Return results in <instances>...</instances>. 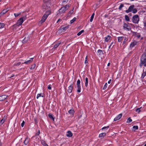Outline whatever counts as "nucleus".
<instances>
[{
    "instance_id": "f3484780",
    "label": "nucleus",
    "mask_w": 146,
    "mask_h": 146,
    "mask_svg": "<svg viewBox=\"0 0 146 146\" xmlns=\"http://www.w3.org/2000/svg\"><path fill=\"white\" fill-rule=\"evenodd\" d=\"M29 139L28 137L26 138L25 140L24 141V144L25 145H27L29 143Z\"/></svg>"
},
{
    "instance_id": "7ed1b4c3",
    "label": "nucleus",
    "mask_w": 146,
    "mask_h": 146,
    "mask_svg": "<svg viewBox=\"0 0 146 146\" xmlns=\"http://www.w3.org/2000/svg\"><path fill=\"white\" fill-rule=\"evenodd\" d=\"M70 5H66L64 7H63L60 9L59 10V12L60 13H64L70 7Z\"/></svg>"
},
{
    "instance_id": "603ef678",
    "label": "nucleus",
    "mask_w": 146,
    "mask_h": 146,
    "mask_svg": "<svg viewBox=\"0 0 146 146\" xmlns=\"http://www.w3.org/2000/svg\"><path fill=\"white\" fill-rule=\"evenodd\" d=\"M87 59H88L87 56L86 57V58H85V64L87 63H88V61H87Z\"/></svg>"
},
{
    "instance_id": "a19ab883",
    "label": "nucleus",
    "mask_w": 146,
    "mask_h": 146,
    "mask_svg": "<svg viewBox=\"0 0 146 146\" xmlns=\"http://www.w3.org/2000/svg\"><path fill=\"white\" fill-rule=\"evenodd\" d=\"M21 14V13H14V15L15 17H17L19 15Z\"/></svg>"
},
{
    "instance_id": "2f4dec72",
    "label": "nucleus",
    "mask_w": 146,
    "mask_h": 146,
    "mask_svg": "<svg viewBox=\"0 0 146 146\" xmlns=\"http://www.w3.org/2000/svg\"><path fill=\"white\" fill-rule=\"evenodd\" d=\"M5 119H3L1 120L0 121V125H2L4 122Z\"/></svg>"
},
{
    "instance_id": "f257e3e1",
    "label": "nucleus",
    "mask_w": 146,
    "mask_h": 146,
    "mask_svg": "<svg viewBox=\"0 0 146 146\" xmlns=\"http://www.w3.org/2000/svg\"><path fill=\"white\" fill-rule=\"evenodd\" d=\"M50 5V1L49 0L46 1L44 2V4L42 6V9L44 11H45L46 10H49V8Z\"/></svg>"
},
{
    "instance_id": "79ce46f5",
    "label": "nucleus",
    "mask_w": 146,
    "mask_h": 146,
    "mask_svg": "<svg viewBox=\"0 0 146 146\" xmlns=\"http://www.w3.org/2000/svg\"><path fill=\"white\" fill-rule=\"evenodd\" d=\"M141 108H137L136 109V111L138 113H139L141 111V110H140Z\"/></svg>"
},
{
    "instance_id": "f03ea898",
    "label": "nucleus",
    "mask_w": 146,
    "mask_h": 146,
    "mask_svg": "<svg viewBox=\"0 0 146 146\" xmlns=\"http://www.w3.org/2000/svg\"><path fill=\"white\" fill-rule=\"evenodd\" d=\"M50 13V11H48L46 12L42 17V19L40 21L41 23H43L45 21L48 16Z\"/></svg>"
},
{
    "instance_id": "13d9d810",
    "label": "nucleus",
    "mask_w": 146,
    "mask_h": 146,
    "mask_svg": "<svg viewBox=\"0 0 146 146\" xmlns=\"http://www.w3.org/2000/svg\"><path fill=\"white\" fill-rule=\"evenodd\" d=\"M143 72L144 73V74H145V75H146V69L145 70V72L144 71V69H143Z\"/></svg>"
},
{
    "instance_id": "774afa93",
    "label": "nucleus",
    "mask_w": 146,
    "mask_h": 146,
    "mask_svg": "<svg viewBox=\"0 0 146 146\" xmlns=\"http://www.w3.org/2000/svg\"><path fill=\"white\" fill-rule=\"evenodd\" d=\"M110 63H108V66H109L110 65Z\"/></svg>"
},
{
    "instance_id": "0e129e2a",
    "label": "nucleus",
    "mask_w": 146,
    "mask_h": 146,
    "mask_svg": "<svg viewBox=\"0 0 146 146\" xmlns=\"http://www.w3.org/2000/svg\"><path fill=\"white\" fill-rule=\"evenodd\" d=\"M111 79H110L109 81L108 82V84H110L111 81Z\"/></svg>"
},
{
    "instance_id": "393cba45",
    "label": "nucleus",
    "mask_w": 146,
    "mask_h": 146,
    "mask_svg": "<svg viewBox=\"0 0 146 146\" xmlns=\"http://www.w3.org/2000/svg\"><path fill=\"white\" fill-rule=\"evenodd\" d=\"M124 38V37L123 36H120L118 38V41L119 42H121L123 39V38Z\"/></svg>"
},
{
    "instance_id": "6e6d98bb",
    "label": "nucleus",
    "mask_w": 146,
    "mask_h": 146,
    "mask_svg": "<svg viewBox=\"0 0 146 146\" xmlns=\"http://www.w3.org/2000/svg\"><path fill=\"white\" fill-rule=\"evenodd\" d=\"M51 85H49L48 86V88L49 90H51Z\"/></svg>"
},
{
    "instance_id": "aec40b11",
    "label": "nucleus",
    "mask_w": 146,
    "mask_h": 146,
    "mask_svg": "<svg viewBox=\"0 0 146 146\" xmlns=\"http://www.w3.org/2000/svg\"><path fill=\"white\" fill-rule=\"evenodd\" d=\"M111 37L110 35H108L107 36L105 37V41L107 42L110 39Z\"/></svg>"
},
{
    "instance_id": "cd10ccee",
    "label": "nucleus",
    "mask_w": 146,
    "mask_h": 146,
    "mask_svg": "<svg viewBox=\"0 0 146 146\" xmlns=\"http://www.w3.org/2000/svg\"><path fill=\"white\" fill-rule=\"evenodd\" d=\"M48 116L50 118L52 119L53 121L54 120V118L53 117V115L52 114L49 113Z\"/></svg>"
},
{
    "instance_id": "8fccbe9b",
    "label": "nucleus",
    "mask_w": 146,
    "mask_h": 146,
    "mask_svg": "<svg viewBox=\"0 0 146 146\" xmlns=\"http://www.w3.org/2000/svg\"><path fill=\"white\" fill-rule=\"evenodd\" d=\"M21 64V62H19L15 64H14V65L15 66H19Z\"/></svg>"
},
{
    "instance_id": "a211bd4d",
    "label": "nucleus",
    "mask_w": 146,
    "mask_h": 146,
    "mask_svg": "<svg viewBox=\"0 0 146 146\" xmlns=\"http://www.w3.org/2000/svg\"><path fill=\"white\" fill-rule=\"evenodd\" d=\"M61 44V43L60 42H58L54 45V49L56 48Z\"/></svg>"
},
{
    "instance_id": "c756f323",
    "label": "nucleus",
    "mask_w": 146,
    "mask_h": 146,
    "mask_svg": "<svg viewBox=\"0 0 146 146\" xmlns=\"http://www.w3.org/2000/svg\"><path fill=\"white\" fill-rule=\"evenodd\" d=\"M94 15H95V14L94 13H93V14L92 15L91 17L90 20V22H92V21L93 19Z\"/></svg>"
},
{
    "instance_id": "c85d7f7f",
    "label": "nucleus",
    "mask_w": 146,
    "mask_h": 146,
    "mask_svg": "<svg viewBox=\"0 0 146 146\" xmlns=\"http://www.w3.org/2000/svg\"><path fill=\"white\" fill-rule=\"evenodd\" d=\"M125 20L127 21H130V19L129 18V17L127 15H125Z\"/></svg>"
},
{
    "instance_id": "e433bc0d",
    "label": "nucleus",
    "mask_w": 146,
    "mask_h": 146,
    "mask_svg": "<svg viewBox=\"0 0 146 146\" xmlns=\"http://www.w3.org/2000/svg\"><path fill=\"white\" fill-rule=\"evenodd\" d=\"M84 30H82L81 31H80L78 33V34H77V35H78V36H80L82 34V33L84 32Z\"/></svg>"
},
{
    "instance_id": "4468645a",
    "label": "nucleus",
    "mask_w": 146,
    "mask_h": 146,
    "mask_svg": "<svg viewBox=\"0 0 146 146\" xmlns=\"http://www.w3.org/2000/svg\"><path fill=\"white\" fill-rule=\"evenodd\" d=\"M8 96L3 95L0 96V101H3L6 99Z\"/></svg>"
},
{
    "instance_id": "052dcab7",
    "label": "nucleus",
    "mask_w": 146,
    "mask_h": 146,
    "mask_svg": "<svg viewBox=\"0 0 146 146\" xmlns=\"http://www.w3.org/2000/svg\"><path fill=\"white\" fill-rule=\"evenodd\" d=\"M68 0H63V2H67L68 1Z\"/></svg>"
},
{
    "instance_id": "412c9836",
    "label": "nucleus",
    "mask_w": 146,
    "mask_h": 146,
    "mask_svg": "<svg viewBox=\"0 0 146 146\" xmlns=\"http://www.w3.org/2000/svg\"><path fill=\"white\" fill-rule=\"evenodd\" d=\"M28 40H29V37H25V38L22 41L23 43H24L28 41Z\"/></svg>"
},
{
    "instance_id": "49530a36",
    "label": "nucleus",
    "mask_w": 146,
    "mask_h": 146,
    "mask_svg": "<svg viewBox=\"0 0 146 146\" xmlns=\"http://www.w3.org/2000/svg\"><path fill=\"white\" fill-rule=\"evenodd\" d=\"M107 83H106L105 84L104 86V87L103 89V90H105L107 88Z\"/></svg>"
},
{
    "instance_id": "864d4df0",
    "label": "nucleus",
    "mask_w": 146,
    "mask_h": 146,
    "mask_svg": "<svg viewBox=\"0 0 146 146\" xmlns=\"http://www.w3.org/2000/svg\"><path fill=\"white\" fill-rule=\"evenodd\" d=\"M25 124V122L24 121H23L22 123L21 124V126L22 127H23L24 126V125Z\"/></svg>"
},
{
    "instance_id": "4c0bfd02",
    "label": "nucleus",
    "mask_w": 146,
    "mask_h": 146,
    "mask_svg": "<svg viewBox=\"0 0 146 146\" xmlns=\"http://www.w3.org/2000/svg\"><path fill=\"white\" fill-rule=\"evenodd\" d=\"M132 121V120L131 119V118L130 117L128 118L127 119V123H130Z\"/></svg>"
},
{
    "instance_id": "bb28decb",
    "label": "nucleus",
    "mask_w": 146,
    "mask_h": 146,
    "mask_svg": "<svg viewBox=\"0 0 146 146\" xmlns=\"http://www.w3.org/2000/svg\"><path fill=\"white\" fill-rule=\"evenodd\" d=\"M74 112V110L72 109H71L70 110H69L68 111V113L72 115H73V114Z\"/></svg>"
},
{
    "instance_id": "6ab92c4d",
    "label": "nucleus",
    "mask_w": 146,
    "mask_h": 146,
    "mask_svg": "<svg viewBox=\"0 0 146 146\" xmlns=\"http://www.w3.org/2000/svg\"><path fill=\"white\" fill-rule=\"evenodd\" d=\"M8 11V10H6V9H4L0 13V15H4L6 13L7 11Z\"/></svg>"
},
{
    "instance_id": "5fc2aeb1",
    "label": "nucleus",
    "mask_w": 146,
    "mask_h": 146,
    "mask_svg": "<svg viewBox=\"0 0 146 146\" xmlns=\"http://www.w3.org/2000/svg\"><path fill=\"white\" fill-rule=\"evenodd\" d=\"M127 40V39L125 37V38L124 39V40L123 41V43H125V42Z\"/></svg>"
},
{
    "instance_id": "2eb2a0df",
    "label": "nucleus",
    "mask_w": 146,
    "mask_h": 146,
    "mask_svg": "<svg viewBox=\"0 0 146 146\" xmlns=\"http://www.w3.org/2000/svg\"><path fill=\"white\" fill-rule=\"evenodd\" d=\"M73 135V134L70 131H68L67 132L66 136L69 137H72Z\"/></svg>"
},
{
    "instance_id": "473e14b6",
    "label": "nucleus",
    "mask_w": 146,
    "mask_h": 146,
    "mask_svg": "<svg viewBox=\"0 0 146 146\" xmlns=\"http://www.w3.org/2000/svg\"><path fill=\"white\" fill-rule=\"evenodd\" d=\"M145 51L146 52V49L145 50ZM141 57L143 58H146V53L144 52L143 54L142 55Z\"/></svg>"
},
{
    "instance_id": "de8ad7c7",
    "label": "nucleus",
    "mask_w": 146,
    "mask_h": 146,
    "mask_svg": "<svg viewBox=\"0 0 146 146\" xmlns=\"http://www.w3.org/2000/svg\"><path fill=\"white\" fill-rule=\"evenodd\" d=\"M131 32L133 33V35H135L137 36V34H138V33L137 32H134L133 31H131Z\"/></svg>"
},
{
    "instance_id": "423d86ee",
    "label": "nucleus",
    "mask_w": 146,
    "mask_h": 146,
    "mask_svg": "<svg viewBox=\"0 0 146 146\" xmlns=\"http://www.w3.org/2000/svg\"><path fill=\"white\" fill-rule=\"evenodd\" d=\"M80 80H78L77 81L76 86L78 88L77 90V92L78 93H80L81 92V88L80 86Z\"/></svg>"
},
{
    "instance_id": "f8f14e48",
    "label": "nucleus",
    "mask_w": 146,
    "mask_h": 146,
    "mask_svg": "<svg viewBox=\"0 0 146 146\" xmlns=\"http://www.w3.org/2000/svg\"><path fill=\"white\" fill-rule=\"evenodd\" d=\"M33 58H30V60L25 62L24 63V64H30L33 61Z\"/></svg>"
},
{
    "instance_id": "a18cd8bd",
    "label": "nucleus",
    "mask_w": 146,
    "mask_h": 146,
    "mask_svg": "<svg viewBox=\"0 0 146 146\" xmlns=\"http://www.w3.org/2000/svg\"><path fill=\"white\" fill-rule=\"evenodd\" d=\"M35 64H33L32 65L31 68H30V69L32 70L34 69L35 68Z\"/></svg>"
},
{
    "instance_id": "b1692460",
    "label": "nucleus",
    "mask_w": 146,
    "mask_h": 146,
    "mask_svg": "<svg viewBox=\"0 0 146 146\" xmlns=\"http://www.w3.org/2000/svg\"><path fill=\"white\" fill-rule=\"evenodd\" d=\"M88 79L87 78H85V86L86 87H88Z\"/></svg>"
},
{
    "instance_id": "a878e982",
    "label": "nucleus",
    "mask_w": 146,
    "mask_h": 146,
    "mask_svg": "<svg viewBox=\"0 0 146 146\" xmlns=\"http://www.w3.org/2000/svg\"><path fill=\"white\" fill-rule=\"evenodd\" d=\"M74 8V7H73L72 10L68 12V16H70L73 13Z\"/></svg>"
},
{
    "instance_id": "dca6fc26",
    "label": "nucleus",
    "mask_w": 146,
    "mask_h": 146,
    "mask_svg": "<svg viewBox=\"0 0 146 146\" xmlns=\"http://www.w3.org/2000/svg\"><path fill=\"white\" fill-rule=\"evenodd\" d=\"M72 85V84L71 85H70L68 87V93H70L72 92L73 89V87Z\"/></svg>"
},
{
    "instance_id": "09e8293b",
    "label": "nucleus",
    "mask_w": 146,
    "mask_h": 146,
    "mask_svg": "<svg viewBox=\"0 0 146 146\" xmlns=\"http://www.w3.org/2000/svg\"><path fill=\"white\" fill-rule=\"evenodd\" d=\"M35 123L36 124L38 123V120L36 118H35L34 119Z\"/></svg>"
},
{
    "instance_id": "9b49d317",
    "label": "nucleus",
    "mask_w": 146,
    "mask_h": 146,
    "mask_svg": "<svg viewBox=\"0 0 146 146\" xmlns=\"http://www.w3.org/2000/svg\"><path fill=\"white\" fill-rule=\"evenodd\" d=\"M122 113H120L119 114V115H118L117 116H116L114 119V121H117V120L120 119L121 117L122 116Z\"/></svg>"
},
{
    "instance_id": "69168bd1",
    "label": "nucleus",
    "mask_w": 146,
    "mask_h": 146,
    "mask_svg": "<svg viewBox=\"0 0 146 146\" xmlns=\"http://www.w3.org/2000/svg\"><path fill=\"white\" fill-rule=\"evenodd\" d=\"M144 26L145 27H146V22H144Z\"/></svg>"
},
{
    "instance_id": "37998d69",
    "label": "nucleus",
    "mask_w": 146,
    "mask_h": 146,
    "mask_svg": "<svg viewBox=\"0 0 146 146\" xmlns=\"http://www.w3.org/2000/svg\"><path fill=\"white\" fill-rule=\"evenodd\" d=\"M146 75H145V74L143 72V73L142 74L141 76V78L142 79H143L144 78V77L146 76Z\"/></svg>"
},
{
    "instance_id": "f704fd0d",
    "label": "nucleus",
    "mask_w": 146,
    "mask_h": 146,
    "mask_svg": "<svg viewBox=\"0 0 146 146\" xmlns=\"http://www.w3.org/2000/svg\"><path fill=\"white\" fill-rule=\"evenodd\" d=\"M5 26V25L4 23H0V28H3Z\"/></svg>"
},
{
    "instance_id": "3c124183",
    "label": "nucleus",
    "mask_w": 146,
    "mask_h": 146,
    "mask_svg": "<svg viewBox=\"0 0 146 146\" xmlns=\"http://www.w3.org/2000/svg\"><path fill=\"white\" fill-rule=\"evenodd\" d=\"M109 126H106V127H103L102 129L103 130V129H107L108 128H109Z\"/></svg>"
},
{
    "instance_id": "39448f33",
    "label": "nucleus",
    "mask_w": 146,
    "mask_h": 146,
    "mask_svg": "<svg viewBox=\"0 0 146 146\" xmlns=\"http://www.w3.org/2000/svg\"><path fill=\"white\" fill-rule=\"evenodd\" d=\"M146 63V58H143L141 57L140 58V62L139 64V66L141 68L145 63Z\"/></svg>"
},
{
    "instance_id": "c9c22d12",
    "label": "nucleus",
    "mask_w": 146,
    "mask_h": 146,
    "mask_svg": "<svg viewBox=\"0 0 146 146\" xmlns=\"http://www.w3.org/2000/svg\"><path fill=\"white\" fill-rule=\"evenodd\" d=\"M124 7V5L123 4H121L118 8V9L119 10H121L122 9V8Z\"/></svg>"
},
{
    "instance_id": "c03bdc74",
    "label": "nucleus",
    "mask_w": 146,
    "mask_h": 146,
    "mask_svg": "<svg viewBox=\"0 0 146 146\" xmlns=\"http://www.w3.org/2000/svg\"><path fill=\"white\" fill-rule=\"evenodd\" d=\"M133 128L134 129V130L138 129V127L137 126H134L133 127Z\"/></svg>"
},
{
    "instance_id": "1a4fd4ad",
    "label": "nucleus",
    "mask_w": 146,
    "mask_h": 146,
    "mask_svg": "<svg viewBox=\"0 0 146 146\" xmlns=\"http://www.w3.org/2000/svg\"><path fill=\"white\" fill-rule=\"evenodd\" d=\"M129 26L126 23H124L123 26V28L124 29H126L128 31H130L131 29V28L130 27H128Z\"/></svg>"
},
{
    "instance_id": "338daca9",
    "label": "nucleus",
    "mask_w": 146,
    "mask_h": 146,
    "mask_svg": "<svg viewBox=\"0 0 146 146\" xmlns=\"http://www.w3.org/2000/svg\"><path fill=\"white\" fill-rule=\"evenodd\" d=\"M111 44L110 45V46H109V49L111 48Z\"/></svg>"
},
{
    "instance_id": "0eeeda50",
    "label": "nucleus",
    "mask_w": 146,
    "mask_h": 146,
    "mask_svg": "<svg viewBox=\"0 0 146 146\" xmlns=\"http://www.w3.org/2000/svg\"><path fill=\"white\" fill-rule=\"evenodd\" d=\"M23 21V17H21L18 20L17 23L14 25L16 26H20L22 25Z\"/></svg>"
},
{
    "instance_id": "20e7f679",
    "label": "nucleus",
    "mask_w": 146,
    "mask_h": 146,
    "mask_svg": "<svg viewBox=\"0 0 146 146\" xmlns=\"http://www.w3.org/2000/svg\"><path fill=\"white\" fill-rule=\"evenodd\" d=\"M139 15H135L132 17V21L135 24L138 23L139 21Z\"/></svg>"
},
{
    "instance_id": "e2e57ef3",
    "label": "nucleus",
    "mask_w": 146,
    "mask_h": 146,
    "mask_svg": "<svg viewBox=\"0 0 146 146\" xmlns=\"http://www.w3.org/2000/svg\"><path fill=\"white\" fill-rule=\"evenodd\" d=\"M137 36L138 37V38H139L141 36L140 35H137Z\"/></svg>"
},
{
    "instance_id": "6e6552de",
    "label": "nucleus",
    "mask_w": 146,
    "mask_h": 146,
    "mask_svg": "<svg viewBox=\"0 0 146 146\" xmlns=\"http://www.w3.org/2000/svg\"><path fill=\"white\" fill-rule=\"evenodd\" d=\"M134 7V5H131L129 8L128 9L125 11L126 13H128L132 11Z\"/></svg>"
},
{
    "instance_id": "58836bf2",
    "label": "nucleus",
    "mask_w": 146,
    "mask_h": 146,
    "mask_svg": "<svg viewBox=\"0 0 146 146\" xmlns=\"http://www.w3.org/2000/svg\"><path fill=\"white\" fill-rule=\"evenodd\" d=\"M43 97V95H42V94H38L37 95L36 98L37 99H38L39 97Z\"/></svg>"
},
{
    "instance_id": "ddd939ff",
    "label": "nucleus",
    "mask_w": 146,
    "mask_h": 146,
    "mask_svg": "<svg viewBox=\"0 0 146 146\" xmlns=\"http://www.w3.org/2000/svg\"><path fill=\"white\" fill-rule=\"evenodd\" d=\"M68 28V26H66L63 27V26H61L60 28V30L62 31H64Z\"/></svg>"
},
{
    "instance_id": "5701e85b",
    "label": "nucleus",
    "mask_w": 146,
    "mask_h": 146,
    "mask_svg": "<svg viewBox=\"0 0 146 146\" xmlns=\"http://www.w3.org/2000/svg\"><path fill=\"white\" fill-rule=\"evenodd\" d=\"M41 144L44 146H48V145L46 143L45 141L43 140L41 141Z\"/></svg>"
},
{
    "instance_id": "bf43d9fd",
    "label": "nucleus",
    "mask_w": 146,
    "mask_h": 146,
    "mask_svg": "<svg viewBox=\"0 0 146 146\" xmlns=\"http://www.w3.org/2000/svg\"><path fill=\"white\" fill-rule=\"evenodd\" d=\"M111 46H112V47H113L115 43L112 42H111Z\"/></svg>"
},
{
    "instance_id": "72a5a7b5",
    "label": "nucleus",
    "mask_w": 146,
    "mask_h": 146,
    "mask_svg": "<svg viewBox=\"0 0 146 146\" xmlns=\"http://www.w3.org/2000/svg\"><path fill=\"white\" fill-rule=\"evenodd\" d=\"M76 19V17H74L72 20L70 21V23H74Z\"/></svg>"
},
{
    "instance_id": "7c9ffc66",
    "label": "nucleus",
    "mask_w": 146,
    "mask_h": 146,
    "mask_svg": "<svg viewBox=\"0 0 146 146\" xmlns=\"http://www.w3.org/2000/svg\"><path fill=\"white\" fill-rule=\"evenodd\" d=\"M98 53H99V55H100L103 54L102 51V50L100 49L98 50Z\"/></svg>"
},
{
    "instance_id": "680f3d73",
    "label": "nucleus",
    "mask_w": 146,
    "mask_h": 146,
    "mask_svg": "<svg viewBox=\"0 0 146 146\" xmlns=\"http://www.w3.org/2000/svg\"><path fill=\"white\" fill-rule=\"evenodd\" d=\"M62 21V19H59L58 20V21H57V23H58L59 21Z\"/></svg>"
},
{
    "instance_id": "ea45409f",
    "label": "nucleus",
    "mask_w": 146,
    "mask_h": 146,
    "mask_svg": "<svg viewBox=\"0 0 146 146\" xmlns=\"http://www.w3.org/2000/svg\"><path fill=\"white\" fill-rule=\"evenodd\" d=\"M133 13H135L137 12V9L136 8L133 9V10H132Z\"/></svg>"
},
{
    "instance_id": "4d7b16f0",
    "label": "nucleus",
    "mask_w": 146,
    "mask_h": 146,
    "mask_svg": "<svg viewBox=\"0 0 146 146\" xmlns=\"http://www.w3.org/2000/svg\"><path fill=\"white\" fill-rule=\"evenodd\" d=\"M40 134V131L39 130H38L37 133H36V135H39V134Z\"/></svg>"
},
{
    "instance_id": "4be33fe9",
    "label": "nucleus",
    "mask_w": 146,
    "mask_h": 146,
    "mask_svg": "<svg viewBox=\"0 0 146 146\" xmlns=\"http://www.w3.org/2000/svg\"><path fill=\"white\" fill-rule=\"evenodd\" d=\"M106 135V133H103L100 134L99 135V137H104Z\"/></svg>"
},
{
    "instance_id": "9d476101",
    "label": "nucleus",
    "mask_w": 146,
    "mask_h": 146,
    "mask_svg": "<svg viewBox=\"0 0 146 146\" xmlns=\"http://www.w3.org/2000/svg\"><path fill=\"white\" fill-rule=\"evenodd\" d=\"M138 41H136L135 40H134L132 42L130 45V47L131 48H132L134 47L135 45H136L138 43Z\"/></svg>"
}]
</instances>
